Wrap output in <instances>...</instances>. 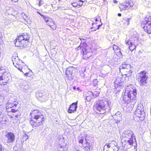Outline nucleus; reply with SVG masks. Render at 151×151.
<instances>
[{
	"label": "nucleus",
	"mask_w": 151,
	"mask_h": 151,
	"mask_svg": "<svg viewBox=\"0 0 151 151\" xmlns=\"http://www.w3.org/2000/svg\"><path fill=\"white\" fill-rule=\"evenodd\" d=\"M113 48L114 51H115L116 50L118 51L120 50L118 47L114 45H113Z\"/></svg>",
	"instance_id": "obj_30"
},
{
	"label": "nucleus",
	"mask_w": 151,
	"mask_h": 151,
	"mask_svg": "<svg viewBox=\"0 0 151 151\" xmlns=\"http://www.w3.org/2000/svg\"><path fill=\"white\" fill-rule=\"evenodd\" d=\"M96 30V29H94L93 30H92V31H95Z\"/></svg>",
	"instance_id": "obj_56"
},
{
	"label": "nucleus",
	"mask_w": 151,
	"mask_h": 151,
	"mask_svg": "<svg viewBox=\"0 0 151 151\" xmlns=\"http://www.w3.org/2000/svg\"><path fill=\"white\" fill-rule=\"evenodd\" d=\"M36 95L37 99L42 102L47 100L48 98V95L44 92H37Z\"/></svg>",
	"instance_id": "obj_15"
},
{
	"label": "nucleus",
	"mask_w": 151,
	"mask_h": 151,
	"mask_svg": "<svg viewBox=\"0 0 151 151\" xmlns=\"http://www.w3.org/2000/svg\"><path fill=\"white\" fill-rule=\"evenodd\" d=\"M116 55L119 56H121L122 55V52L120 51V50H119L117 51V52H116Z\"/></svg>",
	"instance_id": "obj_35"
},
{
	"label": "nucleus",
	"mask_w": 151,
	"mask_h": 151,
	"mask_svg": "<svg viewBox=\"0 0 151 151\" xmlns=\"http://www.w3.org/2000/svg\"><path fill=\"white\" fill-rule=\"evenodd\" d=\"M12 60L14 65L20 71L23 73L24 72L22 70L23 67L24 65V63L19 59L18 57L14 56L12 58Z\"/></svg>",
	"instance_id": "obj_8"
},
{
	"label": "nucleus",
	"mask_w": 151,
	"mask_h": 151,
	"mask_svg": "<svg viewBox=\"0 0 151 151\" xmlns=\"http://www.w3.org/2000/svg\"><path fill=\"white\" fill-rule=\"evenodd\" d=\"M122 116V114L120 111H118L114 116V118H117L118 119H120Z\"/></svg>",
	"instance_id": "obj_24"
},
{
	"label": "nucleus",
	"mask_w": 151,
	"mask_h": 151,
	"mask_svg": "<svg viewBox=\"0 0 151 151\" xmlns=\"http://www.w3.org/2000/svg\"><path fill=\"white\" fill-rule=\"evenodd\" d=\"M106 102L104 100H99L96 102L94 104L93 106V109L96 111L100 112H103L100 114V115H102L105 113L104 111L106 109H110L109 105L108 102H107V104Z\"/></svg>",
	"instance_id": "obj_2"
},
{
	"label": "nucleus",
	"mask_w": 151,
	"mask_h": 151,
	"mask_svg": "<svg viewBox=\"0 0 151 151\" xmlns=\"http://www.w3.org/2000/svg\"><path fill=\"white\" fill-rule=\"evenodd\" d=\"M51 18H48V19H47L45 21V22L46 23V24L47 23V22H48V21H49L50 19Z\"/></svg>",
	"instance_id": "obj_45"
},
{
	"label": "nucleus",
	"mask_w": 151,
	"mask_h": 151,
	"mask_svg": "<svg viewBox=\"0 0 151 151\" xmlns=\"http://www.w3.org/2000/svg\"><path fill=\"white\" fill-rule=\"evenodd\" d=\"M80 1V2H81V3H80V4H79V6H81L82 5V4H83V1H81V0H80V1Z\"/></svg>",
	"instance_id": "obj_42"
},
{
	"label": "nucleus",
	"mask_w": 151,
	"mask_h": 151,
	"mask_svg": "<svg viewBox=\"0 0 151 151\" xmlns=\"http://www.w3.org/2000/svg\"><path fill=\"white\" fill-rule=\"evenodd\" d=\"M117 143L114 140L109 141L108 143H106L104 147V150L106 149V148H112L113 147L117 146Z\"/></svg>",
	"instance_id": "obj_18"
},
{
	"label": "nucleus",
	"mask_w": 151,
	"mask_h": 151,
	"mask_svg": "<svg viewBox=\"0 0 151 151\" xmlns=\"http://www.w3.org/2000/svg\"><path fill=\"white\" fill-rule=\"evenodd\" d=\"M114 1V3H117V1H116V0H113Z\"/></svg>",
	"instance_id": "obj_50"
},
{
	"label": "nucleus",
	"mask_w": 151,
	"mask_h": 151,
	"mask_svg": "<svg viewBox=\"0 0 151 151\" xmlns=\"http://www.w3.org/2000/svg\"><path fill=\"white\" fill-rule=\"evenodd\" d=\"M93 27H91V29H93Z\"/></svg>",
	"instance_id": "obj_59"
},
{
	"label": "nucleus",
	"mask_w": 151,
	"mask_h": 151,
	"mask_svg": "<svg viewBox=\"0 0 151 151\" xmlns=\"http://www.w3.org/2000/svg\"><path fill=\"white\" fill-rule=\"evenodd\" d=\"M126 90H128V92L130 93L129 97L131 99L132 101L130 105V110H132L134 107V105L136 103V96L137 95L136 90L133 86L130 85L128 86L126 88Z\"/></svg>",
	"instance_id": "obj_4"
},
{
	"label": "nucleus",
	"mask_w": 151,
	"mask_h": 151,
	"mask_svg": "<svg viewBox=\"0 0 151 151\" xmlns=\"http://www.w3.org/2000/svg\"><path fill=\"white\" fill-rule=\"evenodd\" d=\"M134 3L131 0H126L124 3L119 5V7L121 11L132 9L134 5Z\"/></svg>",
	"instance_id": "obj_10"
},
{
	"label": "nucleus",
	"mask_w": 151,
	"mask_h": 151,
	"mask_svg": "<svg viewBox=\"0 0 151 151\" xmlns=\"http://www.w3.org/2000/svg\"><path fill=\"white\" fill-rule=\"evenodd\" d=\"M43 4V1L42 0H40L39 1V3L38 5L39 6H40L42 5Z\"/></svg>",
	"instance_id": "obj_36"
},
{
	"label": "nucleus",
	"mask_w": 151,
	"mask_h": 151,
	"mask_svg": "<svg viewBox=\"0 0 151 151\" xmlns=\"http://www.w3.org/2000/svg\"><path fill=\"white\" fill-rule=\"evenodd\" d=\"M78 4L76 3H72V5L73 7H76L77 6Z\"/></svg>",
	"instance_id": "obj_37"
},
{
	"label": "nucleus",
	"mask_w": 151,
	"mask_h": 151,
	"mask_svg": "<svg viewBox=\"0 0 151 151\" xmlns=\"http://www.w3.org/2000/svg\"><path fill=\"white\" fill-rule=\"evenodd\" d=\"M24 138L25 139V140H26L27 139H28L29 137L28 136L26 135L24 136Z\"/></svg>",
	"instance_id": "obj_39"
},
{
	"label": "nucleus",
	"mask_w": 151,
	"mask_h": 151,
	"mask_svg": "<svg viewBox=\"0 0 151 151\" xmlns=\"http://www.w3.org/2000/svg\"><path fill=\"white\" fill-rule=\"evenodd\" d=\"M142 22V27L145 31L148 34H151V17L146 18Z\"/></svg>",
	"instance_id": "obj_9"
},
{
	"label": "nucleus",
	"mask_w": 151,
	"mask_h": 151,
	"mask_svg": "<svg viewBox=\"0 0 151 151\" xmlns=\"http://www.w3.org/2000/svg\"><path fill=\"white\" fill-rule=\"evenodd\" d=\"M79 142L81 144L82 147L85 151H90L91 145H90L89 140L87 137L84 138L81 134L78 137Z\"/></svg>",
	"instance_id": "obj_6"
},
{
	"label": "nucleus",
	"mask_w": 151,
	"mask_h": 151,
	"mask_svg": "<svg viewBox=\"0 0 151 151\" xmlns=\"http://www.w3.org/2000/svg\"><path fill=\"white\" fill-rule=\"evenodd\" d=\"M22 15L23 16V19L25 21L27 20L28 19V17L27 15L24 13H22Z\"/></svg>",
	"instance_id": "obj_29"
},
{
	"label": "nucleus",
	"mask_w": 151,
	"mask_h": 151,
	"mask_svg": "<svg viewBox=\"0 0 151 151\" xmlns=\"http://www.w3.org/2000/svg\"><path fill=\"white\" fill-rule=\"evenodd\" d=\"M13 2H17L18 0H11Z\"/></svg>",
	"instance_id": "obj_48"
},
{
	"label": "nucleus",
	"mask_w": 151,
	"mask_h": 151,
	"mask_svg": "<svg viewBox=\"0 0 151 151\" xmlns=\"http://www.w3.org/2000/svg\"><path fill=\"white\" fill-rule=\"evenodd\" d=\"M77 89H78H78H79V88H77Z\"/></svg>",
	"instance_id": "obj_58"
},
{
	"label": "nucleus",
	"mask_w": 151,
	"mask_h": 151,
	"mask_svg": "<svg viewBox=\"0 0 151 151\" xmlns=\"http://www.w3.org/2000/svg\"><path fill=\"white\" fill-rule=\"evenodd\" d=\"M118 16L119 17H121L122 16V14L121 13H118Z\"/></svg>",
	"instance_id": "obj_49"
},
{
	"label": "nucleus",
	"mask_w": 151,
	"mask_h": 151,
	"mask_svg": "<svg viewBox=\"0 0 151 151\" xmlns=\"http://www.w3.org/2000/svg\"><path fill=\"white\" fill-rule=\"evenodd\" d=\"M18 104V102L16 101H13L12 102H8L6 104V107L8 108H11L12 107H16Z\"/></svg>",
	"instance_id": "obj_22"
},
{
	"label": "nucleus",
	"mask_w": 151,
	"mask_h": 151,
	"mask_svg": "<svg viewBox=\"0 0 151 151\" xmlns=\"http://www.w3.org/2000/svg\"><path fill=\"white\" fill-rule=\"evenodd\" d=\"M29 35L26 33L21 34L16 40L15 45L17 47L20 45L24 43L27 44L29 39Z\"/></svg>",
	"instance_id": "obj_5"
},
{
	"label": "nucleus",
	"mask_w": 151,
	"mask_h": 151,
	"mask_svg": "<svg viewBox=\"0 0 151 151\" xmlns=\"http://www.w3.org/2000/svg\"><path fill=\"white\" fill-rule=\"evenodd\" d=\"M38 13L41 16V15H42V14H41L40 13L38 12Z\"/></svg>",
	"instance_id": "obj_53"
},
{
	"label": "nucleus",
	"mask_w": 151,
	"mask_h": 151,
	"mask_svg": "<svg viewBox=\"0 0 151 151\" xmlns=\"http://www.w3.org/2000/svg\"><path fill=\"white\" fill-rule=\"evenodd\" d=\"M129 92H128V90H126V88L124 92L123 93L122 95L123 101L125 104H127L126 107L129 108V110H131L130 109L132 100L129 96L130 93H129Z\"/></svg>",
	"instance_id": "obj_13"
},
{
	"label": "nucleus",
	"mask_w": 151,
	"mask_h": 151,
	"mask_svg": "<svg viewBox=\"0 0 151 151\" xmlns=\"http://www.w3.org/2000/svg\"><path fill=\"white\" fill-rule=\"evenodd\" d=\"M89 94H90V95L89 96H86V99L88 101H90L91 99L93 97V96H92V95H91L90 93Z\"/></svg>",
	"instance_id": "obj_28"
},
{
	"label": "nucleus",
	"mask_w": 151,
	"mask_h": 151,
	"mask_svg": "<svg viewBox=\"0 0 151 151\" xmlns=\"http://www.w3.org/2000/svg\"><path fill=\"white\" fill-rule=\"evenodd\" d=\"M11 78V74L9 73L5 72L0 73V84L1 85L6 84L9 81Z\"/></svg>",
	"instance_id": "obj_12"
},
{
	"label": "nucleus",
	"mask_w": 151,
	"mask_h": 151,
	"mask_svg": "<svg viewBox=\"0 0 151 151\" xmlns=\"http://www.w3.org/2000/svg\"><path fill=\"white\" fill-rule=\"evenodd\" d=\"M81 54H82V57L83 59L87 60L90 58L92 55L91 50L88 46L82 48Z\"/></svg>",
	"instance_id": "obj_11"
},
{
	"label": "nucleus",
	"mask_w": 151,
	"mask_h": 151,
	"mask_svg": "<svg viewBox=\"0 0 151 151\" xmlns=\"http://www.w3.org/2000/svg\"><path fill=\"white\" fill-rule=\"evenodd\" d=\"M0 114H1V112H0Z\"/></svg>",
	"instance_id": "obj_61"
},
{
	"label": "nucleus",
	"mask_w": 151,
	"mask_h": 151,
	"mask_svg": "<svg viewBox=\"0 0 151 151\" xmlns=\"http://www.w3.org/2000/svg\"><path fill=\"white\" fill-rule=\"evenodd\" d=\"M144 113L143 106L142 104H139L135 112V115L137 117L140 118V120H142L144 118Z\"/></svg>",
	"instance_id": "obj_14"
},
{
	"label": "nucleus",
	"mask_w": 151,
	"mask_h": 151,
	"mask_svg": "<svg viewBox=\"0 0 151 151\" xmlns=\"http://www.w3.org/2000/svg\"><path fill=\"white\" fill-rule=\"evenodd\" d=\"M50 27L53 30H55L56 29L57 26L55 25V24H53V25H51Z\"/></svg>",
	"instance_id": "obj_32"
},
{
	"label": "nucleus",
	"mask_w": 151,
	"mask_h": 151,
	"mask_svg": "<svg viewBox=\"0 0 151 151\" xmlns=\"http://www.w3.org/2000/svg\"><path fill=\"white\" fill-rule=\"evenodd\" d=\"M120 122V120H117V121H116V123H118L119 122Z\"/></svg>",
	"instance_id": "obj_51"
},
{
	"label": "nucleus",
	"mask_w": 151,
	"mask_h": 151,
	"mask_svg": "<svg viewBox=\"0 0 151 151\" xmlns=\"http://www.w3.org/2000/svg\"><path fill=\"white\" fill-rule=\"evenodd\" d=\"M137 147L134 146H132L129 148L127 151H137Z\"/></svg>",
	"instance_id": "obj_26"
},
{
	"label": "nucleus",
	"mask_w": 151,
	"mask_h": 151,
	"mask_svg": "<svg viewBox=\"0 0 151 151\" xmlns=\"http://www.w3.org/2000/svg\"><path fill=\"white\" fill-rule=\"evenodd\" d=\"M131 19V18H128L125 17H123L122 22L124 23L125 25L128 26L129 24V21Z\"/></svg>",
	"instance_id": "obj_23"
},
{
	"label": "nucleus",
	"mask_w": 151,
	"mask_h": 151,
	"mask_svg": "<svg viewBox=\"0 0 151 151\" xmlns=\"http://www.w3.org/2000/svg\"><path fill=\"white\" fill-rule=\"evenodd\" d=\"M17 110L16 109H11V111L12 112H16L17 111Z\"/></svg>",
	"instance_id": "obj_38"
},
{
	"label": "nucleus",
	"mask_w": 151,
	"mask_h": 151,
	"mask_svg": "<svg viewBox=\"0 0 151 151\" xmlns=\"http://www.w3.org/2000/svg\"><path fill=\"white\" fill-rule=\"evenodd\" d=\"M41 17H42V18L45 21V22L47 19H48V18L49 17H48L45 16L44 15H41Z\"/></svg>",
	"instance_id": "obj_34"
},
{
	"label": "nucleus",
	"mask_w": 151,
	"mask_h": 151,
	"mask_svg": "<svg viewBox=\"0 0 151 151\" xmlns=\"http://www.w3.org/2000/svg\"><path fill=\"white\" fill-rule=\"evenodd\" d=\"M133 135V132L129 129H126L122 132L121 136V140L122 141L127 142L130 145H132L133 143L132 138Z\"/></svg>",
	"instance_id": "obj_3"
},
{
	"label": "nucleus",
	"mask_w": 151,
	"mask_h": 151,
	"mask_svg": "<svg viewBox=\"0 0 151 151\" xmlns=\"http://www.w3.org/2000/svg\"><path fill=\"white\" fill-rule=\"evenodd\" d=\"M124 71L126 72V73H129L130 71H129V70L126 69L125 70H124Z\"/></svg>",
	"instance_id": "obj_41"
},
{
	"label": "nucleus",
	"mask_w": 151,
	"mask_h": 151,
	"mask_svg": "<svg viewBox=\"0 0 151 151\" xmlns=\"http://www.w3.org/2000/svg\"><path fill=\"white\" fill-rule=\"evenodd\" d=\"M92 19L94 20L96 22L98 21V19H97V18H92Z\"/></svg>",
	"instance_id": "obj_44"
},
{
	"label": "nucleus",
	"mask_w": 151,
	"mask_h": 151,
	"mask_svg": "<svg viewBox=\"0 0 151 151\" xmlns=\"http://www.w3.org/2000/svg\"><path fill=\"white\" fill-rule=\"evenodd\" d=\"M52 23L53 24H55L52 18H51L50 19L49 21L47 23V24L50 26L52 24Z\"/></svg>",
	"instance_id": "obj_27"
},
{
	"label": "nucleus",
	"mask_w": 151,
	"mask_h": 151,
	"mask_svg": "<svg viewBox=\"0 0 151 151\" xmlns=\"http://www.w3.org/2000/svg\"><path fill=\"white\" fill-rule=\"evenodd\" d=\"M81 46H80L78 47H77V48H76V49L77 50H81Z\"/></svg>",
	"instance_id": "obj_40"
},
{
	"label": "nucleus",
	"mask_w": 151,
	"mask_h": 151,
	"mask_svg": "<svg viewBox=\"0 0 151 151\" xmlns=\"http://www.w3.org/2000/svg\"><path fill=\"white\" fill-rule=\"evenodd\" d=\"M110 148H106V149L105 150H104V151H105L106 150V151H109V149Z\"/></svg>",
	"instance_id": "obj_47"
},
{
	"label": "nucleus",
	"mask_w": 151,
	"mask_h": 151,
	"mask_svg": "<svg viewBox=\"0 0 151 151\" xmlns=\"http://www.w3.org/2000/svg\"><path fill=\"white\" fill-rule=\"evenodd\" d=\"M73 89H74V90H76V87L74 86L73 87Z\"/></svg>",
	"instance_id": "obj_52"
},
{
	"label": "nucleus",
	"mask_w": 151,
	"mask_h": 151,
	"mask_svg": "<svg viewBox=\"0 0 151 151\" xmlns=\"http://www.w3.org/2000/svg\"><path fill=\"white\" fill-rule=\"evenodd\" d=\"M98 81L97 79H94L93 81V83L94 86H97L98 85Z\"/></svg>",
	"instance_id": "obj_31"
},
{
	"label": "nucleus",
	"mask_w": 151,
	"mask_h": 151,
	"mask_svg": "<svg viewBox=\"0 0 151 151\" xmlns=\"http://www.w3.org/2000/svg\"><path fill=\"white\" fill-rule=\"evenodd\" d=\"M74 151H79L76 150H74Z\"/></svg>",
	"instance_id": "obj_55"
},
{
	"label": "nucleus",
	"mask_w": 151,
	"mask_h": 151,
	"mask_svg": "<svg viewBox=\"0 0 151 151\" xmlns=\"http://www.w3.org/2000/svg\"><path fill=\"white\" fill-rule=\"evenodd\" d=\"M127 45H129V48L130 50L131 51L136 48V46L135 45L133 44L130 41H128L127 42L125 41Z\"/></svg>",
	"instance_id": "obj_21"
},
{
	"label": "nucleus",
	"mask_w": 151,
	"mask_h": 151,
	"mask_svg": "<svg viewBox=\"0 0 151 151\" xmlns=\"http://www.w3.org/2000/svg\"><path fill=\"white\" fill-rule=\"evenodd\" d=\"M0 151H7V150L0 144Z\"/></svg>",
	"instance_id": "obj_33"
},
{
	"label": "nucleus",
	"mask_w": 151,
	"mask_h": 151,
	"mask_svg": "<svg viewBox=\"0 0 151 151\" xmlns=\"http://www.w3.org/2000/svg\"><path fill=\"white\" fill-rule=\"evenodd\" d=\"M7 138L6 142L8 143H12L15 139V135L14 134L11 132L8 133L6 135Z\"/></svg>",
	"instance_id": "obj_19"
},
{
	"label": "nucleus",
	"mask_w": 151,
	"mask_h": 151,
	"mask_svg": "<svg viewBox=\"0 0 151 151\" xmlns=\"http://www.w3.org/2000/svg\"><path fill=\"white\" fill-rule=\"evenodd\" d=\"M73 68L69 67L67 68L65 73V76L69 80H71L73 79V76L72 75Z\"/></svg>",
	"instance_id": "obj_17"
},
{
	"label": "nucleus",
	"mask_w": 151,
	"mask_h": 151,
	"mask_svg": "<svg viewBox=\"0 0 151 151\" xmlns=\"http://www.w3.org/2000/svg\"><path fill=\"white\" fill-rule=\"evenodd\" d=\"M102 25V23H101V24L99 25L98 26V28L97 29H98Z\"/></svg>",
	"instance_id": "obj_46"
},
{
	"label": "nucleus",
	"mask_w": 151,
	"mask_h": 151,
	"mask_svg": "<svg viewBox=\"0 0 151 151\" xmlns=\"http://www.w3.org/2000/svg\"><path fill=\"white\" fill-rule=\"evenodd\" d=\"M77 102L72 103L69 107L68 112L70 113H73L76 111L77 107Z\"/></svg>",
	"instance_id": "obj_20"
},
{
	"label": "nucleus",
	"mask_w": 151,
	"mask_h": 151,
	"mask_svg": "<svg viewBox=\"0 0 151 151\" xmlns=\"http://www.w3.org/2000/svg\"><path fill=\"white\" fill-rule=\"evenodd\" d=\"M91 21L93 22H94V21H95V20H93V19H92V18L91 19Z\"/></svg>",
	"instance_id": "obj_54"
},
{
	"label": "nucleus",
	"mask_w": 151,
	"mask_h": 151,
	"mask_svg": "<svg viewBox=\"0 0 151 151\" xmlns=\"http://www.w3.org/2000/svg\"><path fill=\"white\" fill-rule=\"evenodd\" d=\"M94 24V23H92V25H93Z\"/></svg>",
	"instance_id": "obj_57"
},
{
	"label": "nucleus",
	"mask_w": 151,
	"mask_h": 151,
	"mask_svg": "<svg viewBox=\"0 0 151 151\" xmlns=\"http://www.w3.org/2000/svg\"><path fill=\"white\" fill-rule=\"evenodd\" d=\"M30 115L33 118V119L30 121V124L33 127L38 126L42 124V122L44 120V117L38 110H34Z\"/></svg>",
	"instance_id": "obj_1"
},
{
	"label": "nucleus",
	"mask_w": 151,
	"mask_h": 151,
	"mask_svg": "<svg viewBox=\"0 0 151 151\" xmlns=\"http://www.w3.org/2000/svg\"><path fill=\"white\" fill-rule=\"evenodd\" d=\"M124 69L125 70L126 69L129 70V71H130L129 73H126L125 74L126 77L130 76L132 73V67L131 65L129 64H127L126 63L123 64L122 66H120L119 67V69Z\"/></svg>",
	"instance_id": "obj_16"
},
{
	"label": "nucleus",
	"mask_w": 151,
	"mask_h": 151,
	"mask_svg": "<svg viewBox=\"0 0 151 151\" xmlns=\"http://www.w3.org/2000/svg\"><path fill=\"white\" fill-rule=\"evenodd\" d=\"M148 77L145 71L139 73L137 76V79L140 86L145 85L147 83V80Z\"/></svg>",
	"instance_id": "obj_7"
},
{
	"label": "nucleus",
	"mask_w": 151,
	"mask_h": 151,
	"mask_svg": "<svg viewBox=\"0 0 151 151\" xmlns=\"http://www.w3.org/2000/svg\"><path fill=\"white\" fill-rule=\"evenodd\" d=\"M89 93L92 95V96L94 98L98 96L100 93L99 91H94L93 92L90 91Z\"/></svg>",
	"instance_id": "obj_25"
},
{
	"label": "nucleus",
	"mask_w": 151,
	"mask_h": 151,
	"mask_svg": "<svg viewBox=\"0 0 151 151\" xmlns=\"http://www.w3.org/2000/svg\"><path fill=\"white\" fill-rule=\"evenodd\" d=\"M23 72H24V75L25 76H28V74H29V73H24V72L23 71Z\"/></svg>",
	"instance_id": "obj_43"
},
{
	"label": "nucleus",
	"mask_w": 151,
	"mask_h": 151,
	"mask_svg": "<svg viewBox=\"0 0 151 151\" xmlns=\"http://www.w3.org/2000/svg\"><path fill=\"white\" fill-rule=\"evenodd\" d=\"M100 19V22H101V19Z\"/></svg>",
	"instance_id": "obj_60"
}]
</instances>
